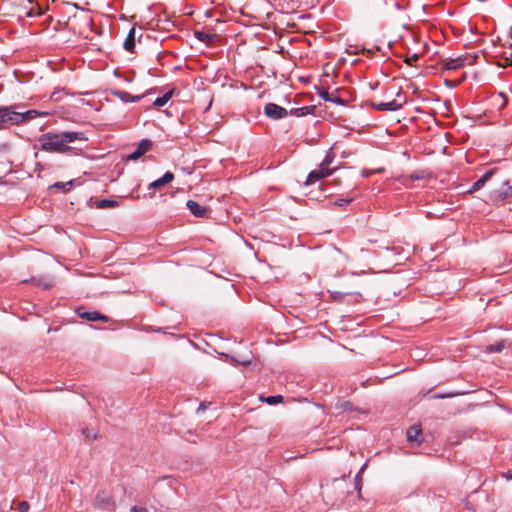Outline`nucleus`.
I'll return each mask as SVG.
<instances>
[{
    "mask_svg": "<svg viewBox=\"0 0 512 512\" xmlns=\"http://www.w3.org/2000/svg\"><path fill=\"white\" fill-rule=\"evenodd\" d=\"M84 140L86 138L81 132L47 133L40 138V143L44 151L65 153L72 149L70 143Z\"/></svg>",
    "mask_w": 512,
    "mask_h": 512,
    "instance_id": "1",
    "label": "nucleus"
},
{
    "mask_svg": "<svg viewBox=\"0 0 512 512\" xmlns=\"http://www.w3.org/2000/svg\"><path fill=\"white\" fill-rule=\"evenodd\" d=\"M23 122V116L17 114L14 106L0 108V129L8 125H15Z\"/></svg>",
    "mask_w": 512,
    "mask_h": 512,
    "instance_id": "2",
    "label": "nucleus"
},
{
    "mask_svg": "<svg viewBox=\"0 0 512 512\" xmlns=\"http://www.w3.org/2000/svg\"><path fill=\"white\" fill-rule=\"evenodd\" d=\"M512 191V179H505L503 176L498 177L495 187L491 193L494 200H502L508 197Z\"/></svg>",
    "mask_w": 512,
    "mask_h": 512,
    "instance_id": "3",
    "label": "nucleus"
},
{
    "mask_svg": "<svg viewBox=\"0 0 512 512\" xmlns=\"http://www.w3.org/2000/svg\"><path fill=\"white\" fill-rule=\"evenodd\" d=\"M94 506L103 510H111L114 508L115 503L110 493L100 491L94 499Z\"/></svg>",
    "mask_w": 512,
    "mask_h": 512,
    "instance_id": "4",
    "label": "nucleus"
},
{
    "mask_svg": "<svg viewBox=\"0 0 512 512\" xmlns=\"http://www.w3.org/2000/svg\"><path fill=\"white\" fill-rule=\"evenodd\" d=\"M264 114L270 119L279 120L286 117L288 112L285 108L275 103H268L264 108Z\"/></svg>",
    "mask_w": 512,
    "mask_h": 512,
    "instance_id": "5",
    "label": "nucleus"
},
{
    "mask_svg": "<svg viewBox=\"0 0 512 512\" xmlns=\"http://www.w3.org/2000/svg\"><path fill=\"white\" fill-rule=\"evenodd\" d=\"M405 103V99L402 98L401 101L398 100H391L385 103H378L373 104V107L378 111H396L400 108H402L403 104Z\"/></svg>",
    "mask_w": 512,
    "mask_h": 512,
    "instance_id": "6",
    "label": "nucleus"
},
{
    "mask_svg": "<svg viewBox=\"0 0 512 512\" xmlns=\"http://www.w3.org/2000/svg\"><path fill=\"white\" fill-rule=\"evenodd\" d=\"M151 146H152V142L150 140H147V139L142 140L139 143L137 149L133 153H131L130 155L127 156V160H137L142 155H144L147 151H149Z\"/></svg>",
    "mask_w": 512,
    "mask_h": 512,
    "instance_id": "7",
    "label": "nucleus"
},
{
    "mask_svg": "<svg viewBox=\"0 0 512 512\" xmlns=\"http://www.w3.org/2000/svg\"><path fill=\"white\" fill-rule=\"evenodd\" d=\"M443 70H456L465 65V59L462 57L448 58L442 61Z\"/></svg>",
    "mask_w": 512,
    "mask_h": 512,
    "instance_id": "8",
    "label": "nucleus"
},
{
    "mask_svg": "<svg viewBox=\"0 0 512 512\" xmlns=\"http://www.w3.org/2000/svg\"><path fill=\"white\" fill-rule=\"evenodd\" d=\"M187 207L190 210V212L196 217H206L207 215L206 207L201 206L196 201L188 200Z\"/></svg>",
    "mask_w": 512,
    "mask_h": 512,
    "instance_id": "9",
    "label": "nucleus"
},
{
    "mask_svg": "<svg viewBox=\"0 0 512 512\" xmlns=\"http://www.w3.org/2000/svg\"><path fill=\"white\" fill-rule=\"evenodd\" d=\"M421 436V427L419 425L411 426L407 430V440L411 444L419 445L421 440L419 437Z\"/></svg>",
    "mask_w": 512,
    "mask_h": 512,
    "instance_id": "10",
    "label": "nucleus"
},
{
    "mask_svg": "<svg viewBox=\"0 0 512 512\" xmlns=\"http://www.w3.org/2000/svg\"><path fill=\"white\" fill-rule=\"evenodd\" d=\"M494 173H495V170H490V171L486 172L481 178H479L476 182L473 183V185L468 190V192L472 193V192L477 191L480 188H482L484 186V184L492 178Z\"/></svg>",
    "mask_w": 512,
    "mask_h": 512,
    "instance_id": "11",
    "label": "nucleus"
},
{
    "mask_svg": "<svg viewBox=\"0 0 512 512\" xmlns=\"http://www.w3.org/2000/svg\"><path fill=\"white\" fill-rule=\"evenodd\" d=\"M173 179H174V174L171 172H166L161 178L150 183L149 188L150 189H158V188L170 183L171 181H173Z\"/></svg>",
    "mask_w": 512,
    "mask_h": 512,
    "instance_id": "12",
    "label": "nucleus"
},
{
    "mask_svg": "<svg viewBox=\"0 0 512 512\" xmlns=\"http://www.w3.org/2000/svg\"><path fill=\"white\" fill-rule=\"evenodd\" d=\"M114 96H116L118 99H120L122 102L128 103V102H137L139 101L142 96H133L130 93L122 90H116L112 92Z\"/></svg>",
    "mask_w": 512,
    "mask_h": 512,
    "instance_id": "13",
    "label": "nucleus"
},
{
    "mask_svg": "<svg viewBox=\"0 0 512 512\" xmlns=\"http://www.w3.org/2000/svg\"><path fill=\"white\" fill-rule=\"evenodd\" d=\"M79 316L83 319H86L88 321H103L108 322V317L105 315H101L98 312H78Z\"/></svg>",
    "mask_w": 512,
    "mask_h": 512,
    "instance_id": "14",
    "label": "nucleus"
},
{
    "mask_svg": "<svg viewBox=\"0 0 512 512\" xmlns=\"http://www.w3.org/2000/svg\"><path fill=\"white\" fill-rule=\"evenodd\" d=\"M127 51H132L135 46V29L131 28L123 43Z\"/></svg>",
    "mask_w": 512,
    "mask_h": 512,
    "instance_id": "15",
    "label": "nucleus"
},
{
    "mask_svg": "<svg viewBox=\"0 0 512 512\" xmlns=\"http://www.w3.org/2000/svg\"><path fill=\"white\" fill-rule=\"evenodd\" d=\"M326 177L324 175V173L322 171H320V169H316V170H313L312 172L309 173L308 177H307V180H306V184L307 185H310V184H313L315 183L316 181L322 179Z\"/></svg>",
    "mask_w": 512,
    "mask_h": 512,
    "instance_id": "16",
    "label": "nucleus"
},
{
    "mask_svg": "<svg viewBox=\"0 0 512 512\" xmlns=\"http://www.w3.org/2000/svg\"><path fill=\"white\" fill-rule=\"evenodd\" d=\"M326 177L324 175V173L322 171H320V169H316V170H313L312 172L309 173L308 177H307V180H306V184L307 185H310V184H313L315 183L316 181L322 179Z\"/></svg>",
    "mask_w": 512,
    "mask_h": 512,
    "instance_id": "17",
    "label": "nucleus"
},
{
    "mask_svg": "<svg viewBox=\"0 0 512 512\" xmlns=\"http://www.w3.org/2000/svg\"><path fill=\"white\" fill-rule=\"evenodd\" d=\"M326 177L324 175V173L322 171H320V169H316V170H313L312 172L309 173L308 177H307V180H306V184L307 185H310V184H313L315 183L316 181L322 179Z\"/></svg>",
    "mask_w": 512,
    "mask_h": 512,
    "instance_id": "18",
    "label": "nucleus"
},
{
    "mask_svg": "<svg viewBox=\"0 0 512 512\" xmlns=\"http://www.w3.org/2000/svg\"><path fill=\"white\" fill-rule=\"evenodd\" d=\"M172 95H173V90L166 92L163 96L156 98L153 105L155 107L164 106L171 99Z\"/></svg>",
    "mask_w": 512,
    "mask_h": 512,
    "instance_id": "19",
    "label": "nucleus"
},
{
    "mask_svg": "<svg viewBox=\"0 0 512 512\" xmlns=\"http://www.w3.org/2000/svg\"><path fill=\"white\" fill-rule=\"evenodd\" d=\"M119 203L115 200H109V199H103L97 202L96 207L99 209H106V208H114L117 207Z\"/></svg>",
    "mask_w": 512,
    "mask_h": 512,
    "instance_id": "20",
    "label": "nucleus"
},
{
    "mask_svg": "<svg viewBox=\"0 0 512 512\" xmlns=\"http://www.w3.org/2000/svg\"><path fill=\"white\" fill-rule=\"evenodd\" d=\"M260 400L262 402H265V403L269 404V405H274V404H277V403H281L283 401V397L281 395L267 396V397L261 396Z\"/></svg>",
    "mask_w": 512,
    "mask_h": 512,
    "instance_id": "21",
    "label": "nucleus"
},
{
    "mask_svg": "<svg viewBox=\"0 0 512 512\" xmlns=\"http://www.w3.org/2000/svg\"><path fill=\"white\" fill-rule=\"evenodd\" d=\"M507 102L508 101H507L506 96L501 92L494 98V103H495V105L498 106V108L500 110L503 109L507 105Z\"/></svg>",
    "mask_w": 512,
    "mask_h": 512,
    "instance_id": "22",
    "label": "nucleus"
},
{
    "mask_svg": "<svg viewBox=\"0 0 512 512\" xmlns=\"http://www.w3.org/2000/svg\"><path fill=\"white\" fill-rule=\"evenodd\" d=\"M320 96L323 99H325L326 101H330V102L337 103V104H342V100L338 96L330 94L329 92H326V91L322 92V93H320Z\"/></svg>",
    "mask_w": 512,
    "mask_h": 512,
    "instance_id": "23",
    "label": "nucleus"
},
{
    "mask_svg": "<svg viewBox=\"0 0 512 512\" xmlns=\"http://www.w3.org/2000/svg\"><path fill=\"white\" fill-rule=\"evenodd\" d=\"M195 36L201 42H206V43H208L213 37L212 35H210L206 32H202V31H196Z\"/></svg>",
    "mask_w": 512,
    "mask_h": 512,
    "instance_id": "24",
    "label": "nucleus"
},
{
    "mask_svg": "<svg viewBox=\"0 0 512 512\" xmlns=\"http://www.w3.org/2000/svg\"><path fill=\"white\" fill-rule=\"evenodd\" d=\"M17 114H20L21 116H23V122H25L27 120L35 118L38 115V111L28 110L26 112H17Z\"/></svg>",
    "mask_w": 512,
    "mask_h": 512,
    "instance_id": "25",
    "label": "nucleus"
},
{
    "mask_svg": "<svg viewBox=\"0 0 512 512\" xmlns=\"http://www.w3.org/2000/svg\"><path fill=\"white\" fill-rule=\"evenodd\" d=\"M503 347H504L503 342H499V343H496V344L489 345L486 350L488 352H496V353H498V352L502 351Z\"/></svg>",
    "mask_w": 512,
    "mask_h": 512,
    "instance_id": "26",
    "label": "nucleus"
},
{
    "mask_svg": "<svg viewBox=\"0 0 512 512\" xmlns=\"http://www.w3.org/2000/svg\"><path fill=\"white\" fill-rule=\"evenodd\" d=\"M29 508H30V505L27 501H21L18 504L17 510L19 512H28Z\"/></svg>",
    "mask_w": 512,
    "mask_h": 512,
    "instance_id": "27",
    "label": "nucleus"
},
{
    "mask_svg": "<svg viewBox=\"0 0 512 512\" xmlns=\"http://www.w3.org/2000/svg\"><path fill=\"white\" fill-rule=\"evenodd\" d=\"M35 284L37 286H40V287L45 288V289H48V288L52 287V285H53L51 280H49V281H40L39 280V281L35 282Z\"/></svg>",
    "mask_w": 512,
    "mask_h": 512,
    "instance_id": "28",
    "label": "nucleus"
},
{
    "mask_svg": "<svg viewBox=\"0 0 512 512\" xmlns=\"http://www.w3.org/2000/svg\"><path fill=\"white\" fill-rule=\"evenodd\" d=\"M334 156L329 152L325 159L322 161V166H330L333 161Z\"/></svg>",
    "mask_w": 512,
    "mask_h": 512,
    "instance_id": "29",
    "label": "nucleus"
},
{
    "mask_svg": "<svg viewBox=\"0 0 512 512\" xmlns=\"http://www.w3.org/2000/svg\"><path fill=\"white\" fill-rule=\"evenodd\" d=\"M319 169L324 173L325 176H329L333 172V170L330 169L329 166H322V163L320 164Z\"/></svg>",
    "mask_w": 512,
    "mask_h": 512,
    "instance_id": "30",
    "label": "nucleus"
},
{
    "mask_svg": "<svg viewBox=\"0 0 512 512\" xmlns=\"http://www.w3.org/2000/svg\"><path fill=\"white\" fill-rule=\"evenodd\" d=\"M350 202H351V199H339V200L335 201V204L342 206V205L348 204Z\"/></svg>",
    "mask_w": 512,
    "mask_h": 512,
    "instance_id": "31",
    "label": "nucleus"
},
{
    "mask_svg": "<svg viewBox=\"0 0 512 512\" xmlns=\"http://www.w3.org/2000/svg\"><path fill=\"white\" fill-rule=\"evenodd\" d=\"M64 186H68L67 190H69L70 187L72 186V181H69L66 184H63V183H60V182L54 184V187H64Z\"/></svg>",
    "mask_w": 512,
    "mask_h": 512,
    "instance_id": "32",
    "label": "nucleus"
},
{
    "mask_svg": "<svg viewBox=\"0 0 512 512\" xmlns=\"http://www.w3.org/2000/svg\"><path fill=\"white\" fill-rule=\"evenodd\" d=\"M418 59L417 54H414L412 57L407 58L405 61L407 64L412 65V62L416 61Z\"/></svg>",
    "mask_w": 512,
    "mask_h": 512,
    "instance_id": "33",
    "label": "nucleus"
},
{
    "mask_svg": "<svg viewBox=\"0 0 512 512\" xmlns=\"http://www.w3.org/2000/svg\"><path fill=\"white\" fill-rule=\"evenodd\" d=\"M455 395L456 394H444V395L435 396V398H448V397H453Z\"/></svg>",
    "mask_w": 512,
    "mask_h": 512,
    "instance_id": "34",
    "label": "nucleus"
},
{
    "mask_svg": "<svg viewBox=\"0 0 512 512\" xmlns=\"http://www.w3.org/2000/svg\"><path fill=\"white\" fill-rule=\"evenodd\" d=\"M319 0H301V2L305 4H313L314 2H318Z\"/></svg>",
    "mask_w": 512,
    "mask_h": 512,
    "instance_id": "35",
    "label": "nucleus"
},
{
    "mask_svg": "<svg viewBox=\"0 0 512 512\" xmlns=\"http://www.w3.org/2000/svg\"><path fill=\"white\" fill-rule=\"evenodd\" d=\"M242 365H248L250 364L251 360L250 359H245V360H242V361H239Z\"/></svg>",
    "mask_w": 512,
    "mask_h": 512,
    "instance_id": "36",
    "label": "nucleus"
},
{
    "mask_svg": "<svg viewBox=\"0 0 512 512\" xmlns=\"http://www.w3.org/2000/svg\"><path fill=\"white\" fill-rule=\"evenodd\" d=\"M458 84H459V82H454V83L451 85V87H455V86H457Z\"/></svg>",
    "mask_w": 512,
    "mask_h": 512,
    "instance_id": "37",
    "label": "nucleus"
},
{
    "mask_svg": "<svg viewBox=\"0 0 512 512\" xmlns=\"http://www.w3.org/2000/svg\"><path fill=\"white\" fill-rule=\"evenodd\" d=\"M396 95L400 98L401 97V91L399 90Z\"/></svg>",
    "mask_w": 512,
    "mask_h": 512,
    "instance_id": "38",
    "label": "nucleus"
},
{
    "mask_svg": "<svg viewBox=\"0 0 512 512\" xmlns=\"http://www.w3.org/2000/svg\"><path fill=\"white\" fill-rule=\"evenodd\" d=\"M507 479H512V475H507Z\"/></svg>",
    "mask_w": 512,
    "mask_h": 512,
    "instance_id": "39",
    "label": "nucleus"
},
{
    "mask_svg": "<svg viewBox=\"0 0 512 512\" xmlns=\"http://www.w3.org/2000/svg\"><path fill=\"white\" fill-rule=\"evenodd\" d=\"M297 2H301V0H296Z\"/></svg>",
    "mask_w": 512,
    "mask_h": 512,
    "instance_id": "40",
    "label": "nucleus"
}]
</instances>
